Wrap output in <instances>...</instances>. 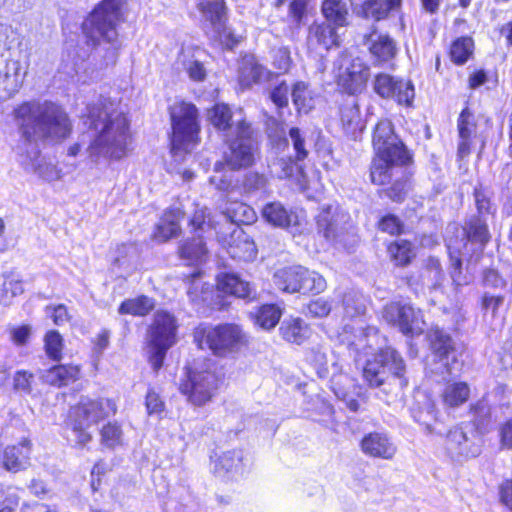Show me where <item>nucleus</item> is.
<instances>
[{
	"label": "nucleus",
	"instance_id": "1",
	"mask_svg": "<svg viewBox=\"0 0 512 512\" xmlns=\"http://www.w3.org/2000/svg\"><path fill=\"white\" fill-rule=\"evenodd\" d=\"M88 118L94 133L86 153L92 162L101 158L119 161L128 156L132 144L130 121L113 101L99 98L88 108Z\"/></svg>",
	"mask_w": 512,
	"mask_h": 512
},
{
	"label": "nucleus",
	"instance_id": "2",
	"mask_svg": "<svg viewBox=\"0 0 512 512\" xmlns=\"http://www.w3.org/2000/svg\"><path fill=\"white\" fill-rule=\"evenodd\" d=\"M14 115L21 138L29 144L63 140L72 130L65 109L52 101L24 102L15 109Z\"/></svg>",
	"mask_w": 512,
	"mask_h": 512
},
{
	"label": "nucleus",
	"instance_id": "3",
	"mask_svg": "<svg viewBox=\"0 0 512 512\" xmlns=\"http://www.w3.org/2000/svg\"><path fill=\"white\" fill-rule=\"evenodd\" d=\"M375 157L370 168V178L374 184L386 185L398 173L401 167L411 161V155L405 145L394 133L390 120H380L372 139Z\"/></svg>",
	"mask_w": 512,
	"mask_h": 512
},
{
	"label": "nucleus",
	"instance_id": "4",
	"mask_svg": "<svg viewBox=\"0 0 512 512\" xmlns=\"http://www.w3.org/2000/svg\"><path fill=\"white\" fill-rule=\"evenodd\" d=\"M124 0H103L82 23V32L87 45L98 47L102 43L110 46L106 50L105 65L114 64L120 47L117 27L123 20Z\"/></svg>",
	"mask_w": 512,
	"mask_h": 512
},
{
	"label": "nucleus",
	"instance_id": "5",
	"mask_svg": "<svg viewBox=\"0 0 512 512\" xmlns=\"http://www.w3.org/2000/svg\"><path fill=\"white\" fill-rule=\"evenodd\" d=\"M116 412L117 406L111 399L82 398L76 406L71 408L68 422L76 445L85 447L92 440L89 428L99 421L115 415Z\"/></svg>",
	"mask_w": 512,
	"mask_h": 512
},
{
	"label": "nucleus",
	"instance_id": "6",
	"mask_svg": "<svg viewBox=\"0 0 512 512\" xmlns=\"http://www.w3.org/2000/svg\"><path fill=\"white\" fill-rule=\"evenodd\" d=\"M177 323L167 311L158 310L146 333V351L149 363L157 372L163 365L167 351L176 343Z\"/></svg>",
	"mask_w": 512,
	"mask_h": 512
},
{
	"label": "nucleus",
	"instance_id": "7",
	"mask_svg": "<svg viewBox=\"0 0 512 512\" xmlns=\"http://www.w3.org/2000/svg\"><path fill=\"white\" fill-rule=\"evenodd\" d=\"M195 341L201 349L208 348L217 356H225L244 346L247 337L240 326L222 324L197 330Z\"/></svg>",
	"mask_w": 512,
	"mask_h": 512
},
{
	"label": "nucleus",
	"instance_id": "8",
	"mask_svg": "<svg viewBox=\"0 0 512 512\" xmlns=\"http://www.w3.org/2000/svg\"><path fill=\"white\" fill-rule=\"evenodd\" d=\"M173 134V150L189 151L196 142L199 132L198 110L188 102L175 103L170 109Z\"/></svg>",
	"mask_w": 512,
	"mask_h": 512
},
{
	"label": "nucleus",
	"instance_id": "9",
	"mask_svg": "<svg viewBox=\"0 0 512 512\" xmlns=\"http://www.w3.org/2000/svg\"><path fill=\"white\" fill-rule=\"evenodd\" d=\"M218 384L219 380L212 370V363L208 362L203 368L195 366L189 369L186 379L179 385V390L187 397L189 403L200 407L211 401Z\"/></svg>",
	"mask_w": 512,
	"mask_h": 512
},
{
	"label": "nucleus",
	"instance_id": "10",
	"mask_svg": "<svg viewBox=\"0 0 512 512\" xmlns=\"http://www.w3.org/2000/svg\"><path fill=\"white\" fill-rule=\"evenodd\" d=\"M197 8L210 28L207 33L211 39L219 42L226 49H233L239 44L241 36L236 35L226 25L227 16L224 0H198Z\"/></svg>",
	"mask_w": 512,
	"mask_h": 512
},
{
	"label": "nucleus",
	"instance_id": "11",
	"mask_svg": "<svg viewBox=\"0 0 512 512\" xmlns=\"http://www.w3.org/2000/svg\"><path fill=\"white\" fill-rule=\"evenodd\" d=\"M404 372V360L396 350L388 347L366 362L363 377L370 387L377 388L392 376L401 378Z\"/></svg>",
	"mask_w": 512,
	"mask_h": 512
},
{
	"label": "nucleus",
	"instance_id": "12",
	"mask_svg": "<svg viewBox=\"0 0 512 512\" xmlns=\"http://www.w3.org/2000/svg\"><path fill=\"white\" fill-rule=\"evenodd\" d=\"M335 77L339 87L348 94L360 93L369 79V67L358 57L342 52L334 62Z\"/></svg>",
	"mask_w": 512,
	"mask_h": 512
},
{
	"label": "nucleus",
	"instance_id": "13",
	"mask_svg": "<svg viewBox=\"0 0 512 512\" xmlns=\"http://www.w3.org/2000/svg\"><path fill=\"white\" fill-rule=\"evenodd\" d=\"M237 133L229 139L228 151L225 152V163L231 170L246 168L254 163L256 145L252 139V129L247 122H240Z\"/></svg>",
	"mask_w": 512,
	"mask_h": 512
},
{
	"label": "nucleus",
	"instance_id": "14",
	"mask_svg": "<svg viewBox=\"0 0 512 512\" xmlns=\"http://www.w3.org/2000/svg\"><path fill=\"white\" fill-rule=\"evenodd\" d=\"M383 318L398 327L405 335H419L425 326L422 311L416 310L410 304L392 302L386 305L383 310Z\"/></svg>",
	"mask_w": 512,
	"mask_h": 512
},
{
	"label": "nucleus",
	"instance_id": "15",
	"mask_svg": "<svg viewBox=\"0 0 512 512\" xmlns=\"http://www.w3.org/2000/svg\"><path fill=\"white\" fill-rule=\"evenodd\" d=\"M374 91L382 98L392 99L405 106H410L415 96L411 81L395 78L385 73L375 77Z\"/></svg>",
	"mask_w": 512,
	"mask_h": 512
},
{
	"label": "nucleus",
	"instance_id": "16",
	"mask_svg": "<svg viewBox=\"0 0 512 512\" xmlns=\"http://www.w3.org/2000/svg\"><path fill=\"white\" fill-rule=\"evenodd\" d=\"M446 450L457 459L477 457L481 453L480 438L471 429L462 426L452 428L446 437Z\"/></svg>",
	"mask_w": 512,
	"mask_h": 512
},
{
	"label": "nucleus",
	"instance_id": "17",
	"mask_svg": "<svg viewBox=\"0 0 512 512\" xmlns=\"http://www.w3.org/2000/svg\"><path fill=\"white\" fill-rule=\"evenodd\" d=\"M428 339L435 359L451 373L452 364L457 362L455 343L451 336L439 328H433L428 333Z\"/></svg>",
	"mask_w": 512,
	"mask_h": 512
},
{
	"label": "nucleus",
	"instance_id": "18",
	"mask_svg": "<svg viewBox=\"0 0 512 512\" xmlns=\"http://www.w3.org/2000/svg\"><path fill=\"white\" fill-rule=\"evenodd\" d=\"M208 118L212 126L223 133L225 139H229L237 133L240 122H246L242 117L241 110L233 113L230 107L223 103L215 104L208 111Z\"/></svg>",
	"mask_w": 512,
	"mask_h": 512
},
{
	"label": "nucleus",
	"instance_id": "19",
	"mask_svg": "<svg viewBox=\"0 0 512 512\" xmlns=\"http://www.w3.org/2000/svg\"><path fill=\"white\" fill-rule=\"evenodd\" d=\"M335 26L329 22H314L308 28L307 44L309 48L329 50L340 45V36Z\"/></svg>",
	"mask_w": 512,
	"mask_h": 512
},
{
	"label": "nucleus",
	"instance_id": "20",
	"mask_svg": "<svg viewBox=\"0 0 512 512\" xmlns=\"http://www.w3.org/2000/svg\"><path fill=\"white\" fill-rule=\"evenodd\" d=\"M363 453L370 457L392 459L396 453V446L384 433L372 432L365 435L361 441Z\"/></svg>",
	"mask_w": 512,
	"mask_h": 512
},
{
	"label": "nucleus",
	"instance_id": "21",
	"mask_svg": "<svg viewBox=\"0 0 512 512\" xmlns=\"http://www.w3.org/2000/svg\"><path fill=\"white\" fill-rule=\"evenodd\" d=\"M183 216V211L178 207L166 210L156 225L154 232L155 240L166 242L171 238L177 237L181 232L180 221Z\"/></svg>",
	"mask_w": 512,
	"mask_h": 512
},
{
	"label": "nucleus",
	"instance_id": "22",
	"mask_svg": "<svg viewBox=\"0 0 512 512\" xmlns=\"http://www.w3.org/2000/svg\"><path fill=\"white\" fill-rule=\"evenodd\" d=\"M30 441L23 440L18 445H12L5 448L2 456L4 468L10 472L24 470L29 465L30 459Z\"/></svg>",
	"mask_w": 512,
	"mask_h": 512
},
{
	"label": "nucleus",
	"instance_id": "23",
	"mask_svg": "<svg viewBox=\"0 0 512 512\" xmlns=\"http://www.w3.org/2000/svg\"><path fill=\"white\" fill-rule=\"evenodd\" d=\"M217 288L219 291L242 299H253L255 297L254 287L234 273L220 274L217 277Z\"/></svg>",
	"mask_w": 512,
	"mask_h": 512
},
{
	"label": "nucleus",
	"instance_id": "24",
	"mask_svg": "<svg viewBox=\"0 0 512 512\" xmlns=\"http://www.w3.org/2000/svg\"><path fill=\"white\" fill-rule=\"evenodd\" d=\"M457 126L459 134L458 155L460 158H464L470 154L472 141L476 135L474 116L468 109L461 112Z\"/></svg>",
	"mask_w": 512,
	"mask_h": 512
},
{
	"label": "nucleus",
	"instance_id": "25",
	"mask_svg": "<svg viewBox=\"0 0 512 512\" xmlns=\"http://www.w3.org/2000/svg\"><path fill=\"white\" fill-rule=\"evenodd\" d=\"M79 377L80 367L77 365H56L41 373L43 382L56 387L67 386Z\"/></svg>",
	"mask_w": 512,
	"mask_h": 512
},
{
	"label": "nucleus",
	"instance_id": "26",
	"mask_svg": "<svg viewBox=\"0 0 512 512\" xmlns=\"http://www.w3.org/2000/svg\"><path fill=\"white\" fill-rule=\"evenodd\" d=\"M181 259L188 264H201L208 259L209 251L201 234L181 242L178 248Z\"/></svg>",
	"mask_w": 512,
	"mask_h": 512
},
{
	"label": "nucleus",
	"instance_id": "27",
	"mask_svg": "<svg viewBox=\"0 0 512 512\" xmlns=\"http://www.w3.org/2000/svg\"><path fill=\"white\" fill-rule=\"evenodd\" d=\"M139 250L134 244H121L116 251L114 266L119 269L120 276L127 278L138 269Z\"/></svg>",
	"mask_w": 512,
	"mask_h": 512
},
{
	"label": "nucleus",
	"instance_id": "28",
	"mask_svg": "<svg viewBox=\"0 0 512 512\" xmlns=\"http://www.w3.org/2000/svg\"><path fill=\"white\" fill-rule=\"evenodd\" d=\"M227 252L234 259L251 261L256 257L257 249L253 240L240 230L233 233Z\"/></svg>",
	"mask_w": 512,
	"mask_h": 512
},
{
	"label": "nucleus",
	"instance_id": "29",
	"mask_svg": "<svg viewBox=\"0 0 512 512\" xmlns=\"http://www.w3.org/2000/svg\"><path fill=\"white\" fill-rule=\"evenodd\" d=\"M366 44L369 45V51L379 61H388L392 59L397 52L394 40L388 35L371 33L366 38Z\"/></svg>",
	"mask_w": 512,
	"mask_h": 512
},
{
	"label": "nucleus",
	"instance_id": "30",
	"mask_svg": "<svg viewBox=\"0 0 512 512\" xmlns=\"http://www.w3.org/2000/svg\"><path fill=\"white\" fill-rule=\"evenodd\" d=\"M263 218L270 224L278 227L297 225V215L287 211L280 202H271L262 209Z\"/></svg>",
	"mask_w": 512,
	"mask_h": 512
},
{
	"label": "nucleus",
	"instance_id": "31",
	"mask_svg": "<svg viewBox=\"0 0 512 512\" xmlns=\"http://www.w3.org/2000/svg\"><path fill=\"white\" fill-rule=\"evenodd\" d=\"M470 397V386L466 382H448L442 393L441 399L445 406L456 408L463 405Z\"/></svg>",
	"mask_w": 512,
	"mask_h": 512
},
{
	"label": "nucleus",
	"instance_id": "32",
	"mask_svg": "<svg viewBox=\"0 0 512 512\" xmlns=\"http://www.w3.org/2000/svg\"><path fill=\"white\" fill-rule=\"evenodd\" d=\"M270 76L271 73L253 59L244 60L239 70L240 82L245 87L270 80Z\"/></svg>",
	"mask_w": 512,
	"mask_h": 512
},
{
	"label": "nucleus",
	"instance_id": "33",
	"mask_svg": "<svg viewBox=\"0 0 512 512\" xmlns=\"http://www.w3.org/2000/svg\"><path fill=\"white\" fill-rule=\"evenodd\" d=\"M321 10L329 23L339 27L348 24L349 8L344 0H323Z\"/></svg>",
	"mask_w": 512,
	"mask_h": 512
},
{
	"label": "nucleus",
	"instance_id": "34",
	"mask_svg": "<svg viewBox=\"0 0 512 512\" xmlns=\"http://www.w3.org/2000/svg\"><path fill=\"white\" fill-rule=\"evenodd\" d=\"M309 332V327L299 318L284 320L280 326L282 338L297 345L309 337Z\"/></svg>",
	"mask_w": 512,
	"mask_h": 512
},
{
	"label": "nucleus",
	"instance_id": "35",
	"mask_svg": "<svg viewBox=\"0 0 512 512\" xmlns=\"http://www.w3.org/2000/svg\"><path fill=\"white\" fill-rule=\"evenodd\" d=\"M300 268L301 266H295L278 270L274 274V284L283 292H299L301 287Z\"/></svg>",
	"mask_w": 512,
	"mask_h": 512
},
{
	"label": "nucleus",
	"instance_id": "36",
	"mask_svg": "<svg viewBox=\"0 0 512 512\" xmlns=\"http://www.w3.org/2000/svg\"><path fill=\"white\" fill-rule=\"evenodd\" d=\"M155 307V300L151 297L141 295L136 298L123 301L118 309L120 314L133 316H145Z\"/></svg>",
	"mask_w": 512,
	"mask_h": 512
},
{
	"label": "nucleus",
	"instance_id": "37",
	"mask_svg": "<svg viewBox=\"0 0 512 512\" xmlns=\"http://www.w3.org/2000/svg\"><path fill=\"white\" fill-rule=\"evenodd\" d=\"M335 212V207L327 206L323 207L317 216L318 230L327 240H334L337 237L338 227Z\"/></svg>",
	"mask_w": 512,
	"mask_h": 512
},
{
	"label": "nucleus",
	"instance_id": "38",
	"mask_svg": "<svg viewBox=\"0 0 512 512\" xmlns=\"http://www.w3.org/2000/svg\"><path fill=\"white\" fill-rule=\"evenodd\" d=\"M25 168L37 174L38 177L47 182L57 181L62 178V170L54 163L48 162L42 158L31 161Z\"/></svg>",
	"mask_w": 512,
	"mask_h": 512
},
{
	"label": "nucleus",
	"instance_id": "39",
	"mask_svg": "<svg viewBox=\"0 0 512 512\" xmlns=\"http://www.w3.org/2000/svg\"><path fill=\"white\" fill-rule=\"evenodd\" d=\"M401 0H366L363 4V13L367 18L381 20L388 13L399 6Z\"/></svg>",
	"mask_w": 512,
	"mask_h": 512
},
{
	"label": "nucleus",
	"instance_id": "40",
	"mask_svg": "<svg viewBox=\"0 0 512 512\" xmlns=\"http://www.w3.org/2000/svg\"><path fill=\"white\" fill-rule=\"evenodd\" d=\"M505 295L494 294L490 291H484L479 298V307L484 317L490 316L492 319L499 317V311L505 304Z\"/></svg>",
	"mask_w": 512,
	"mask_h": 512
},
{
	"label": "nucleus",
	"instance_id": "41",
	"mask_svg": "<svg viewBox=\"0 0 512 512\" xmlns=\"http://www.w3.org/2000/svg\"><path fill=\"white\" fill-rule=\"evenodd\" d=\"M300 291L302 293H321L326 288L325 279L315 271L300 268Z\"/></svg>",
	"mask_w": 512,
	"mask_h": 512
},
{
	"label": "nucleus",
	"instance_id": "42",
	"mask_svg": "<svg viewBox=\"0 0 512 512\" xmlns=\"http://www.w3.org/2000/svg\"><path fill=\"white\" fill-rule=\"evenodd\" d=\"M223 214L228 221L236 224H249L255 219L253 209L242 202L231 203Z\"/></svg>",
	"mask_w": 512,
	"mask_h": 512
},
{
	"label": "nucleus",
	"instance_id": "43",
	"mask_svg": "<svg viewBox=\"0 0 512 512\" xmlns=\"http://www.w3.org/2000/svg\"><path fill=\"white\" fill-rule=\"evenodd\" d=\"M242 461L241 452L233 450L223 453L215 462L214 472L219 476L237 472Z\"/></svg>",
	"mask_w": 512,
	"mask_h": 512
},
{
	"label": "nucleus",
	"instance_id": "44",
	"mask_svg": "<svg viewBox=\"0 0 512 512\" xmlns=\"http://www.w3.org/2000/svg\"><path fill=\"white\" fill-rule=\"evenodd\" d=\"M468 240L479 243L482 246L490 240V234L484 218L477 217L469 221L465 228Z\"/></svg>",
	"mask_w": 512,
	"mask_h": 512
},
{
	"label": "nucleus",
	"instance_id": "45",
	"mask_svg": "<svg viewBox=\"0 0 512 512\" xmlns=\"http://www.w3.org/2000/svg\"><path fill=\"white\" fill-rule=\"evenodd\" d=\"M282 316L281 309L274 304H266L259 308L256 314V323L263 329L274 328Z\"/></svg>",
	"mask_w": 512,
	"mask_h": 512
},
{
	"label": "nucleus",
	"instance_id": "46",
	"mask_svg": "<svg viewBox=\"0 0 512 512\" xmlns=\"http://www.w3.org/2000/svg\"><path fill=\"white\" fill-rule=\"evenodd\" d=\"M388 251L397 265H407L415 256L412 244L406 240H397L391 243Z\"/></svg>",
	"mask_w": 512,
	"mask_h": 512
},
{
	"label": "nucleus",
	"instance_id": "47",
	"mask_svg": "<svg viewBox=\"0 0 512 512\" xmlns=\"http://www.w3.org/2000/svg\"><path fill=\"white\" fill-rule=\"evenodd\" d=\"M442 280L443 272L439 260L435 257H429L422 274L423 284L430 288H437L441 285Z\"/></svg>",
	"mask_w": 512,
	"mask_h": 512
},
{
	"label": "nucleus",
	"instance_id": "48",
	"mask_svg": "<svg viewBox=\"0 0 512 512\" xmlns=\"http://www.w3.org/2000/svg\"><path fill=\"white\" fill-rule=\"evenodd\" d=\"M342 306L344 314L350 318L362 315L366 310L365 299L358 292L346 293L342 300Z\"/></svg>",
	"mask_w": 512,
	"mask_h": 512
},
{
	"label": "nucleus",
	"instance_id": "49",
	"mask_svg": "<svg viewBox=\"0 0 512 512\" xmlns=\"http://www.w3.org/2000/svg\"><path fill=\"white\" fill-rule=\"evenodd\" d=\"M473 422L478 429L488 427L491 422V407L485 399H480L470 407Z\"/></svg>",
	"mask_w": 512,
	"mask_h": 512
},
{
	"label": "nucleus",
	"instance_id": "50",
	"mask_svg": "<svg viewBox=\"0 0 512 512\" xmlns=\"http://www.w3.org/2000/svg\"><path fill=\"white\" fill-rule=\"evenodd\" d=\"M473 41L469 37L457 39L451 46L450 56L456 64H463L472 53Z\"/></svg>",
	"mask_w": 512,
	"mask_h": 512
},
{
	"label": "nucleus",
	"instance_id": "51",
	"mask_svg": "<svg viewBox=\"0 0 512 512\" xmlns=\"http://www.w3.org/2000/svg\"><path fill=\"white\" fill-rule=\"evenodd\" d=\"M404 166L401 167V172L395 175L388 183L393 181L392 186L386 191L387 196L395 201L401 202L404 200L408 190V180L405 176Z\"/></svg>",
	"mask_w": 512,
	"mask_h": 512
},
{
	"label": "nucleus",
	"instance_id": "52",
	"mask_svg": "<svg viewBox=\"0 0 512 512\" xmlns=\"http://www.w3.org/2000/svg\"><path fill=\"white\" fill-rule=\"evenodd\" d=\"M45 350L49 358L59 361L62 357L63 339L60 333L56 330H51L46 333Z\"/></svg>",
	"mask_w": 512,
	"mask_h": 512
},
{
	"label": "nucleus",
	"instance_id": "53",
	"mask_svg": "<svg viewBox=\"0 0 512 512\" xmlns=\"http://www.w3.org/2000/svg\"><path fill=\"white\" fill-rule=\"evenodd\" d=\"M190 225L193 227L195 233H206L214 228L213 221L210 213L206 207L198 208L195 210Z\"/></svg>",
	"mask_w": 512,
	"mask_h": 512
},
{
	"label": "nucleus",
	"instance_id": "54",
	"mask_svg": "<svg viewBox=\"0 0 512 512\" xmlns=\"http://www.w3.org/2000/svg\"><path fill=\"white\" fill-rule=\"evenodd\" d=\"M436 404L429 398H426L423 403V408L414 413V418L417 422L424 425L429 432H432V421L437 418Z\"/></svg>",
	"mask_w": 512,
	"mask_h": 512
},
{
	"label": "nucleus",
	"instance_id": "55",
	"mask_svg": "<svg viewBox=\"0 0 512 512\" xmlns=\"http://www.w3.org/2000/svg\"><path fill=\"white\" fill-rule=\"evenodd\" d=\"M292 100L299 112L304 111L307 113L311 108V98L307 86L303 82H298L293 86L291 92Z\"/></svg>",
	"mask_w": 512,
	"mask_h": 512
},
{
	"label": "nucleus",
	"instance_id": "56",
	"mask_svg": "<svg viewBox=\"0 0 512 512\" xmlns=\"http://www.w3.org/2000/svg\"><path fill=\"white\" fill-rule=\"evenodd\" d=\"M100 434L101 442L109 448H114L121 444L122 429L117 423H107L101 429Z\"/></svg>",
	"mask_w": 512,
	"mask_h": 512
},
{
	"label": "nucleus",
	"instance_id": "57",
	"mask_svg": "<svg viewBox=\"0 0 512 512\" xmlns=\"http://www.w3.org/2000/svg\"><path fill=\"white\" fill-rule=\"evenodd\" d=\"M182 64L191 80L203 81L206 78V69L203 63L198 59H194L193 57H187V55L183 53Z\"/></svg>",
	"mask_w": 512,
	"mask_h": 512
},
{
	"label": "nucleus",
	"instance_id": "58",
	"mask_svg": "<svg viewBox=\"0 0 512 512\" xmlns=\"http://www.w3.org/2000/svg\"><path fill=\"white\" fill-rule=\"evenodd\" d=\"M268 184V179L264 174L251 171L245 175L242 185L245 192L255 193L258 191H266Z\"/></svg>",
	"mask_w": 512,
	"mask_h": 512
},
{
	"label": "nucleus",
	"instance_id": "59",
	"mask_svg": "<svg viewBox=\"0 0 512 512\" xmlns=\"http://www.w3.org/2000/svg\"><path fill=\"white\" fill-rule=\"evenodd\" d=\"M308 359L310 363L316 369V372L320 378H325L329 374L328 359L325 351L318 349H312L309 353Z\"/></svg>",
	"mask_w": 512,
	"mask_h": 512
},
{
	"label": "nucleus",
	"instance_id": "60",
	"mask_svg": "<svg viewBox=\"0 0 512 512\" xmlns=\"http://www.w3.org/2000/svg\"><path fill=\"white\" fill-rule=\"evenodd\" d=\"M475 202L479 213V217L484 218L485 215L493 214L494 205L491 203L489 192L480 188L475 189Z\"/></svg>",
	"mask_w": 512,
	"mask_h": 512
},
{
	"label": "nucleus",
	"instance_id": "61",
	"mask_svg": "<svg viewBox=\"0 0 512 512\" xmlns=\"http://www.w3.org/2000/svg\"><path fill=\"white\" fill-rule=\"evenodd\" d=\"M354 388L353 380L347 375H339L332 379V389L335 395L343 400L350 395V389Z\"/></svg>",
	"mask_w": 512,
	"mask_h": 512
},
{
	"label": "nucleus",
	"instance_id": "62",
	"mask_svg": "<svg viewBox=\"0 0 512 512\" xmlns=\"http://www.w3.org/2000/svg\"><path fill=\"white\" fill-rule=\"evenodd\" d=\"M289 86L285 81L276 82L270 91V99L278 107L283 108L288 105Z\"/></svg>",
	"mask_w": 512,
	"mask_h": 512
},
{
	"label": "nucleus",
	"instance_id": "63",
	"mask_svg": "<svg viewBox=\"0 0 512 512\" xmlns=\"http://www.w3.org/2000/svg\"><path fill=\"white\" fill-rule=\"evenodd\" d=\"M482 284L485 288L504 289L506 279L495 269H485L482 275Z\"/></svg>",
	"mask_w": 512,
	"mask_h": 512
},
{
	"label": "nucleus",
	"instance_id": "64",
	"mask_svg": "<svg viewBox=\"0 0 512 512\" xmlns=\"http://www.w3.org/2000/svg\"><path fill=\"white\" fill-rule=\"evenodd\" d=\"M498 434L501 449L512 450V417L500 424Z\"/></svg>",
	"mask_w": 512,
	"mask_h": 512
}]
</instances>
